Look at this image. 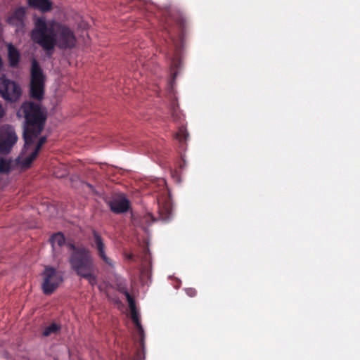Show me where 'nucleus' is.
Listing matches in <instances>:
<instances>
[{
  "mask_svg": "<svg viewBox=\"0 0 360 360\" xmlns=\"http://www.w3.org/2000/svg\"><path fill=\"white\" fill-rule=\"evenodd\" d=\"M31 38L50 53L55 46L66 50L73 49L77 44L75 34L68 25L54 20L47 21L44 17L35 20Z\"/></svg>",
  "mask_w": 360,
  "mask_h": 360,
  "instance_id": "f257e3e1",
  "label": "nucleus"
},
{
  "mask_svg": "<svg viewBox=\"0 0 360 360\" xmlns=\"http://www.w3.org/2000/svg\"><path fill=\"white\" fill-rule=\"evenodd\" d=\"M18 117L25 119L23 136L25 146L22 153L30 149L38 135L44 129L46 120V111L40 105L33 102L24 103L18 113Z\"/></svg>",
  "mask_w": 360,
  "mask_h": 360,
  "instance_id": "f03ea898",
  "label": "nucleus"
},
{
  "mask_svg": "<svg viewBox=\"0 0 360 360\" xmlns=\"http://www.w3.org/2000/svg\"><path fill=\"white\" fill-rule=\"evenodd\" d=\"M68 247L71 251L69 263L72 270L77 276L86 279L91 285H96L94 259L90 250L83 246L76 247L72 243L68 244Z\"/></svg>",
  "mask_w": 360,
  "mask_h": 360,
  "instance_id": "7ed1b4c3",
  "label": "nucleus"
},
{
  "mask_svg": "<svg viewBox=\"0 0 360 360\" xmlns=\"http://www.w3.org/2000/svg\"><path fill=\"white\" fill-rule=\"evenodd\" d=\"M30 75V96L34 99L41 100L44 95L46 78L42 69L35 58L32 60Z\"/></svg>",
  "mask_w": 360,
  "mask_h": 360,
  "instance_id": "20e7f679",
  "label": "nucleus"
},
{
  "mask_svg": "<svg viewBox=\"0 0 360 360\" xmlns=\"http://www.w3.org/2000/svg\"><path fill=\"white\" fill-rule=\"evenodd\" d=\"M41 276V288L46 295L53 292L63 281V274L51 266H46Z\"/></svg>",
  "mask_w": 360,
  "mask_h": 360,
  "instance_id": "39448f33",
  "label": "nucleus"
},
{
  "mask_svg": "<svg viewBox=\"0 0 360 360\" xmlns=\"http://www.w3.org/2000/svg\"><path fill=\"white\" fill-rule=\"evenodd\" d=\"M20 86L4 75L0 77V96L7 101L15 102L21 96Z\"/></svg>",
  "mask_w": 360,
  "mask_h": 360,
  "instance_id": "423d86ee",
  "label": "nucleus"
},
{
  "mask_svg": "<svg viewBox=\"0 0 360 360\" xmlns=\"http://www.w3.org/2000/svg\"><path fill=\"white\" fill-rule=\"evenodd\" d=\"M18 141V136L13 127L8 124L0 126V153H10Z\"/></svg>",
  "mask_w": 360,
  "mask_h": 360,
  "instance_id": "0eeeda50",
  "label": "nucleus"
},
{
  "mask_svg": "<svg viewBox=\"0 0 360 360\" xmlns=\"http://www.w3.org/2000/svg\"><path fill=\"white\" fill-rule=\"evenodd\" d=\"M123 292L129 304L131 319H132L133 322L135 324L137 332L141 337V344H143L144 338V331L139 320V314L136 309L134 300L127 290L123 291Z\"/></svg>",
  "mask_w": 360,
  "mask_h": 360,
  "instance_id": "6e6552de",
  "label": "nucleus"
},
{
  "mask_svg": "<svg viewBox=\"0 0 360 360\" xmlns=\"http://www.w3.org/2000/svg\"><path fill=\"white\" fill-rule=\"evenodd\" d=\"M25 8L20 7L15 9L7 18L9 25L16 27V32H23Z\"/></svg>",
  "mask_w": 360,
  "mask_h": 360,
  "instance_id": "1a4fd4ad",
  "label": "nucleus"
},
{
  "mask_svg": "<svg viewBox=\"0 0 360 360\" xmlns=\"http://www.w3.org/2000/svg\"><path fill=\"white\" fill-rule=\"evenodd\" d=\"M46 140V136H41L39 138V139L38 140L35 148H34L33 150H32V152L30 153V154H29V155L27 157L23 158V156L22 155L18 158V165L22 168L26 169V168H28L31 165L33 160L36 158L42 145L45 143Z\"/></svg>",
  "mask_w": 360,
  "mask_h": 360,
  "instance_id": "9d476101",
  "label": "nucleus"
},
{
  "mask_svg": "<svg viewBox=\"0 0 360 360\" xmlns=\"http://www.w3.org/2000/svg\"><path fill=\"white\" fill-rule=\"evenodd\" d=\"M110 207L115 213H123L128 211L129 202L124 195H120L110 202Z\"/></svg>",
  "mask_w": 360,
  "mask_h": 360,
  "instance_id": "9b49d317",
  "label": "nucleus"
},
{
  "mask_svg": "<svg viewBox=\"0 0 360 360\" xmlns=\"http://www.w3.org/2000/svg\"><path fill=\"white\" fill-rule=\"evenodd\" d=\"M95 240V244L93 245L97 250L98 256L103 261V262L109 266H113V262L110 258H109L105 250V245L103 242L101 236L96 233H94Z\"/></svg>",
  "mask_w": 360,
  "mask_h": 360,
  "instance_id": "f8f14e48",
  "label": "nucleus"
},
{
  "mask_svg": "<svg viewBox=\"0 0 360 360\" xmlns=\"http://www.w3.org/2000/svg\"><path fill=\"white\" fill-rule=\"evenodd\" d=\"M95 240V244L93 245L97 250L98 256L103 261V262L109 266H113V262L110 258H109L105 250V245L103 242L101 236L96 233H94Z\"/></svg>",
  "mask_w": 360,
  "mask_h": 360,
  "instance_id": "ddd939ff",
  "label": "nucleus"
},
{
  "mask_svg": "<svg viewBox=\"0 0 360 360\" xmlns=\"http://www.w3.org/2000/svg\"><path fill=\"white\" fill-rule=\"evenodd\" d=\"M7 48L9 64L11 67L15 68L20 61V52L12 44H8Z\"/></svg>",
  "mask_w": 360,
  "mask_h": 360,
  "instance_id": "4468645a",
  "label": "nucleus"
},
{
  "mask_svg": "<svg viewBox=\"0 0 360 360\" xmlns=\"http://www.w3.org/2000/svg\"><path fill=\"white\" fill-rule=\"evenodd\" d=\"M30 6L37 8L42 12L51 10L52 4L49 0H27Z\"/></svg>",
  "mask_w": 360,
  "mask_h": 360,
  "instance_id": "2eb2a0df",
  "label": "nucleus"
},
{
  "mask_svg": "<svg viewBox=\"0 0 360 360\" xmlns=\"http://www.w3.org/2000/svg\"><path fill=\"white\" fill-rule=\"evenodd\" d=\"M50 240L54 251H56L57 248H61L63 246H65L68 250V244L70 243H65V237L63 233H57L53 235Z\"/></svg>",
  "mask_w": 360,
  "mask_h": 360,
  "instance_id": "dca6fc26",
  "label": "nucleus"
},
{
  "mask_svg": "<svg viewBox=\"0 0 360 360\" xmlns=\"http://www.w3.org/2000/svg\"><path fill=\"white\" fill-rule=\"evenodd\" d=\"M159 212L162 220L169 219L171 214V207L169 204L162 206L159 201Z\"/></svg>",
  "mask_w": 360,
  "mask_h": 360,
  "instance_id": "f3484780",
  "label": "nucleus"
},
{
  "mask_svg": "<svg viewBox=\"0 0 360 360\" xmlns=\"http://www.w3.org/2000/svg\"><path fill=\"white\" fill-rule=\"evenodd\" d=\"M12 161L4 158H0V173L7 174L11 169Z\"/></svg>",
  "mask_w": 360,
  "mask_h": 360,
  "instance_id": "a211bd4d",
  "label": "nucleus"
},
{
  "mask_svg": "<svg viewBox=\"0 0 360 360\" xmlns=\"http://www.w3.org/2000/svg\"><path fill=\"white\" fill-rule=\"evenodd\" d=\"M60 329V327L56 323H51V325L45 327L43 330L42 335L44 337L50 336L56 334Z\"/></svg>",
  "mask_w": 360,
  "mask_h": 360,
  "instance_id": "6ab92c4d",
  "label": "nucleus"
},
{
  "mask_svg": "<svg viewBox=\"0 0 360 360\" xmlns=\"http://www.w3.org/2000/svg\"><path fill=\"white\" fill-rule=\"evenodd\" d=\"M176 139L181 143L186 141L188 139V134L184 127H181L176 134Z\"/></svg>",
  "mask_w": 360,
  "mask_h": 360,
  "instance_id": "aec40b11",
  "label": "nucleus"
},
{
  "mask_svg": "<svg viewBox=\"0 0 360 360\" xmlns=\"http://www.w3.org/2000/svg\"><path fill=\"white\" fill-rule=\"evenodd\" d=\"M186 294L188 295H189L190 297H193L196 294V291L195 289L193 288H188V289H186Z\"/></svg>",
  "mask_w": 360,
  "mask_h": 360,
  "instance_id": "412c9836",
  "label": "nucleus"
},
{
  "mask_svg": "<svg viewBox=\"0 0 360 360\" xmlns=\"http://www.w3.org/2000/svg\"><path fill=\"white\" fill-rule=\"evenodd\" d=\"M5 114L4 109L2 106V105L0 103V119L4 117Z\"/></svg>",
  "mask_w": 360,
  "mask_h": 360,
  "instance_id": "4be33fe9",
  "label": "nucleus"
},
{
  "mask_svg": "<svg viewBox=\"0 0 360 360\" xmlns=\"http://www.w3.org/2000/svg\"><path fill=\"white\" fill-rule=\"evenodd\" d=\"M151 218H152V217L150 214H148V215L144 217L143 220H144L145 221L148 222Z\"/></svg>",
  "mask_w": 360,
  "mask_h": 360,
  "instance_id": "5701e85b",
  "label": "nucleus"
},
{
  "mask_svg": "<svg viewBox=\"0 0 360 360\" xmlns=\"http://www.w3.org/2000/svg\"><path fill=\"white\" fill-rule=\"evenodd\" d=\"M140 226L143 229H146V226L143 224H141Z\"/></svg>",
  "mask_w": 360,
  "mask_h": 360,
  "instance_id": "b1692460",
  "label": "nucleus"
},
{
  "mask_svg": "<svg viewBox=\"0 0 360 360\" xmlns=\"http://www.w3.org/2000/svg\"><path fill=\"white\" fill-rule=\"evenodd\" d=\"M174 65H176L175 62H173V63L172 64V66H174Z\"/></svg>",
  "mask_w": 360,
  "mask_h": 360,
  "instance_id": "393cba45",
  "label": "nucleus"
}]
</instances>
